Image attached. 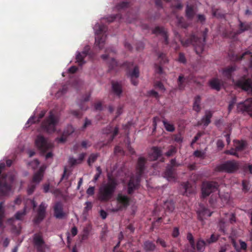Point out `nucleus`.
I'll use <instances>...</instances> for the list:
<instances>
[{
    "mask_svg": "<svg viewBox=\"0 0 252 252\" xmlns=\"http://www.w3.org/2000/svg\"><path fill=\"white\" fill-rule=\"evenodd\" d=\"M146 162L147 160L145 158L140 157L138 158L136 167V176L135 177L133 176L131 177L128 184V188L127 189H135L136 188H138L141 177L145 169Z\"/></svg>",
    "mask_w": 252,
    "mask_h": 252,
    "instance_id": "1",
    "label": "nucleus"
},
{
    "mask_svg": "<svg viewBox=\"0 0 252 252\" xmlns=\"http://www.w3.org/2000/svg\"><path fill=\"white\" fill-rule=\"evenodd\" d=\"M58 123V118L51 111L49 116L42 122L41 127L44 131L52 133L56 130V127Z\"/></svg>",
    "mask_w": 252,
    "mask_h": 252,
    "instance_id": "2",
    "label": "nucleus"
},
{
    "mask_svg": "<svg viewBox=\"0 0 252 252\" xmlns=\"http://www.w3.org/2000/svg\"><path fill=\"white\" fill-rule=\"evenodd\" d=\"M95 31V43L96 46L101 50L104 45L105 36H104L107 27L103 24H96L94 28Z\"/></svg>",
    "mask_w": 252,
    "mask_h": 252,
    "instance_id": "3",
    "label": "nucleus"
},
{
    "mask_svg": "<svg viewBox=\"0 0 252 252\" xmlns=\"http://www.w3.org/2000/svg\"><path fill=\"white\" fill-rule=\"evenodd\" d=\"M5 166L4 163H0V189H11V184L15 180V176L13 174H2Z\"/></svg>",
    "mask_w": 252,
    "mask_h": 252,
    "instance_id": "4",
    "label": "nucleus"
},
{
    "mask_svg": "<svg viewBox=\"0 0 252 252\" xmlns=\"http://www.w3.org/2000/svg\"><path fill=\"white\" fill-rule=\"evenodd\" d=\"M116 50L113 47L108 48L105 49V54L101 55V57L103 60H107L109 65V70H115L116 67L119 64L114 59Z\"/></svg>",
    "mask_w": 252,
    "mask_h": 252,
    "instance_id": "5",
    "label": "nucleus"
},
{
    "mask_svg": "<svg viewBox=\"0 0 252 252\" xmlns=\"http://www.w3.org/2000/svg\"><path fill=\"white\" fill-rule=\"evenodd\" d=\"M122 65L126 68V74L127 77L130 78L131 84L134 86H137L138 83L137 79L139 76V69L138 67L136 65L134 66L132 70H130V68L133 66V63L130 62H125Z\"/></svg>",
    "mask_w": 252,
    "mask_h": 252,
    "instance_id": "6",
    "label": "nucleus"
},
{
    "mask_svg": "<svg viewBox=\"0 0 252 252\" xmlns=\"http://www.w3.org/2000/svg\"><path fill=\"white\" fill-rule=\"evenodd\" d=\"M35 145L37 149L42 153H44L51 150L53 145L49 142L43 136L39 135L35 140Z\"/></svg>",
    "mask_w": 252,
    "mask_h": 252,
    "instance_id": "7",
    "label": "nucleus"
},
{
    "mask_svg": "<svg viewBox=\"0 0 252 252\" xmlns=\"http://www.w3.org/2000/svg\"><path fill=\"white\" fill-rule=\"evenodd\" d=\"M202 190V197L203 198H206L207 196L211 194L210 198L209 199V203L211 206L215 207L216 203L219 197L221 199L223 198L221 195H220L219 191L216 192V191H219L220 190Z\"/></svg>",
    "mask_w": 252,
    "mask_h": 252,
    "instance_id": "8",
    "label": "nucleus"
},
{
    "mask_svg": "<svg viewBox=\"0 0 252 252\" xmlns=\"http://www.w3.org/2000/svg\"><path fill=\"white\" fill-rule=\"evenodd\" d=\"M237 110L242 113H247L252 117V98H249L244 101L238 103L237 105Z\"/></svg>",
    "mask_w": 252,
    "mask_h": 252,
    "instance_id": "9",
    "label": "nucleus"
},
{
    "mask_svg": "<svg viewBox=\"0 0 252 252\" xmlns=\"http://www.w3.org/2000/svg\"><path fill=\"white\" fill-rule=\"evenodd\" d=\"M239 164L238 162L235 160H228L220 164L219 167V170L221 171H225L228 173H232L238 169Z\"/></svg>",
    "mask_w": 252,
    "mask_h": 252,
    "instance_id": "10",
    "label": "nucleus"
},
{
    "mask_svg": "<svg viewBox=\"0 0 252 252\" xmlns=\"http://www.w3.org/2000/svg\"><path fill=\"white\" fill-rule=\"evenodd\" d=\"M33 244L37 252H45V242L41 233H35L33 235Z\"/></svg>",
    "mask_w": 252,
    "mask_h": 252,
    "instance_id": "11",
    "label": "nucleus"
},
{
    "mask_svg": "<svg viewBox=\"0 0 252 252\" xmlns=\"http://www.w3.org/2000/svg\"><path fill=\"white\" fill-rule=\"evenodd\" d=\"M47 206L45 204L42 202L39 206L36 211V214L34 216L33 221L36 225L40 223L46 216V210Z\"/></svg>",
    "mask_w": 252,
    "mask_h": 252,
    "instance_id": "12",
    "label": "nucleus"
},
{
    "mask_svg": "<svg viewBox=\"0 0 252 252\" xmlns=\"http://www.w3.org/2000/svg\"><path fill=\"white\" fill-rule=\"evenodd\" d=\"M130 198L126 195L119 193L117 197V208L116 211L126 208L129 205Z\"/></svg>",
    "mask_w": 252,
    "mask_h": 252,
    "instance_id": "13",
    "label": "nucleus"
},
{
    "mask_svg": "<svg viewBox=\"0 0 252 252\" xmlns=\"http://www.w3.org/2000/svg\"><path fill=\"white\" fill-rule=\"evenodd\" d=\"M213 212H211L209 209L204 206L202 204H199V208L196 211L197 215V219L203 222L204 220L206 219L207 217H210L212 216Z\"/></svg>",
    "mask_w": 252,
    "mask_h": 252,
    "instance_id": "14",
    "label": "nucleus"
},
{
    "mask_svg": "<svg viewBox=\"0 0 252 252\" xmlns=\"http://www.w3.org/2000/svg\"><path fill=\"white\" fill-rule=\"evenodd\" d=\"M199 37L194 34H191L186 38L180 39V42L184 47H188L190 45L194 46V50L196 51V47L199 46Z\"/></svg>",
    "mask_w": 252,
    "mask_h": 252,
    "instance_id": "15",
    "label": "nucleus"
},
{
    "mask_svg": "<svg viewBox=\"0 0 252 252\" xmlns=\"http://www.w3.org/2000/svg\"><path fill=\"white\" fill-rule=\"evenodd\" d=\"M157 55L160 64L159 65L157 63L155 64V66L156 72L158 74H162L163 72V69L161 65L168 63V60L166 57V55L163 53L157 52Z\"/></svg>",
    "mask_w": 252,
    "mask_h": 252,
    "instance_id": "16",
    "label": "nucleus"
},
{
    "mask_svg": "<svg viewBox=\"0 0 252 252\" xmlns=\"http://www.w3.org/2000/svg\"><path fill=\"white\" fill-rule=\"evenodd\" d=\"M91 48L89 45L85 46L83 51L77 52L76 56V62L79 65H82L85 63L84 59L88 55L90 56Z\"/></svg>",
    "mask_w": 252,
    "mask_h": 252,
    "instance_id": "17",
    "label": "nucleus"
},
{
    "mask_svg": "<svg viewBox=\"0 0 252 252\" xmlns=\"http://www.w3.org/2000/svg\"><path fill=\"white\" fill-rule=\"evenodd\" d=\"M153 33L156 35H160L162 37V43L166 45L169 44L168 35L167 32L162 27L157 26L152 31Z\"/></svg>",
    "mask_w": 252,
    "mask_h": 252,
    "instance_id": "18",
    "label": "nucleus"
},
{
    "mask_svg": "<svg viewBox=\"0 0 252 252\" xmlns=\"http://www.w3.org/2000/svg\"><path fill=\"white\" fill-rule=\"evenodd\" d=\"M53 209L54 215L57 219H62L64 217L65 214L63 211V205L61 202H56Z\"/></svg>",
    "mask_w": 252,
    "mask_h": 252,
    "instance_id": "19",
    "label": "nucleus"
},
{
    "mask_svg": "<svg viewBox=\"0 0 252 252\" xmlns=\"http://www.w3.org/2000/svg\"><path fill=\"white\" fill-rule=\"evenodd\" d=\"M208 30L205 29L202 32V38H199V46L196 47V53L197 55H200L204 51V46L206 42V38L207 35Z\"/></svg>",
    "mask_w": 252,
    "mask_h": 252,
    "instance_id": "20",
    "label": "nucleus"
},
{
    "mask_svg": "<svg viewBox=\"0 0 252 252\" xmlns=\"http://www.w3.org/2000/svg\"><path fill=\"white\" fill-rule=\"evenodd\" d=\"M213 116V113L209 110L205 111V115L202 118L201 120L198 122V125H203L204 126H207L211 123V119Z\"/></svg>",
    "mask_w": 252,
    "mask_h": 252,
    "instance_id": "21",
    "label": "nucleus"
},
{
    "mask_svg": "<svg viewBox=\"0 0 252 252\" xmlns=\"http://www.w3.org/2000/svg\"><path fill=\"white\" fill-rule=\"evenodd\" d=\"M247 59L249 61V67L252 68V53L250 51H246L243 53L241 56L236 55L233 60L236 61Z\"/></svg>",
    "mask_w": 252,
    "mask_h": 252,
    "instance_id": "22",
    "label": "nucleus"
},
{
    "mask_svg": "<svg viewBox=\"0 0 252 252\" xmlns=\"http://www.w3.org/2000/svg\"><path fill=\"white\" fill-rule=\"evenodd\" d=\"M108 182L106 186L103 189H115L118 184V181L117 179L114 177L112 175L108 174L107 175ZM100 189H101V188Z\"/></svg>",
    "mask_w": 252,
    "mask_h": 252,
    "instance_id": "23",
    "label": "nucleus"
},
{
    "mask_svg": "<svg viewBox=\"0 0 252 252\" xmlns=\"http://www.w3.org/2000/svg\"><path fill=\"white\" fill-rule=\"evenodd\" d=\"M114 191V190H99L98 198L101 201H107L112 197Z\"/></svg>",
    "mask_w": 252,
    "mask_h": 252,
    "instance_id": "24",
    "label": "nucleus"
},
{
    "mask_svg": "<svg viewBox=\"0 0 252 252\" xmlns=\"http://www.w3.org/2000/svg\"><path fill=\"white\" fill-rule=\"evenodd\" d=\"M161 156V151L159 148L153 147L152 151L149 153V158L151 160H156Z\"/></svg>",
    "mask_w": 252,
    "mask_h": 252,
    "instance_id": "25",
    "label": "nucleus"
},
{
    "mask_svg": "<svg viewBox=\"0 0 252 252\" xmlns=\"http://www.w3.org/2000/svg\"><path fill=\"white\" fill-rule=\"evenodd\" d=\"M239 25L238 29L236 32V34H240L245 31L249 30L251 28V25L250 23L247 22H242L239 20Z\"/></svg>",
    "mask_w": 252,
    "mask_h": 252,
    "instance_id": "26",
    "label": "nucleus"
},
{
    "mask_svg": "<svg viewBox=\"0 0 252 252\" xmlns=\"http://www.w3.org/2000/svg\"><path fill=\"white\" fill-rule=\"evenodd\" d=\"M220 187L219 183L216 181H204L202 183L201 189H218Z\"/></svg>",
    "mask_w": 252,
    "mask_h": 252,
    "instance_id": "27",
    "label": "nucleus"
},
{
    "mask_svg": "<svg viewBox=\"0 0 252 252\" xmlns=\"http://www.w3.org/2000/svg\"><path fill=\"white\" fill-rule=\"evenodd\" d=\"M209 85L212 89L219 91L221 89L222 83L220 80L215 78L209 81Z\"/></svg>",
    "mask_w": 252,
    "mask_h": 252,
    "instance_id": "28",
    "label": "nucleus"
},
{
    "mask_svg": "<svg viewBox=\"0 0 252 252\" xmlns=\"http://www.w3.org/2000/svg\"><path fill=\"white\" fill-rule=\"evenodd\" d=\"M236 70V66H230L223 69L222 75L228 79H231L233 72Z\"/></svg>",
    "mask_w": 252,
    "mask_h": 252,
    "instance_id": "29",
    "label": "nucleus"
},
{
    "mask_svg": "<svg viewBox=\"0 0 252 252\" xmlns=\"http://www.w3.org/2000/svg\"><path fill=\"white\" fill-rule=\"evenodd\" d=\"M112 88L113 93L120 97L122 93V85L118 82H113L112 83Z\"/></svg>",
    "mask_w": 252,
    "mask_h": 252,
    "instance_id": "30",
    "label": "nucleus"
},
{
    "mask_svg": "<svg viewBox=\"0 0 252 252\" xmlns=\"http://www.w3.org/2000/svg\"><path fill=\"white\" fill-rule=\"evenodd\" d=\"M201 98L200 95H197L194 98L192 109L197 113H199L201 110Z\"/></svg>",
    "mask_w": 252,
    "mask_h": 252,
    "instance_id": "31",
    "label": "nucleus"
},
{
    "mask_svg": "<svg viewBox=\"0 0 252 252\" xmlns=\"http://www.w3.org/2000/svg\"><path fill=\"white\" fill-rule=\"evenodd\" d=\"M207 244L206 241H205L202 239H198L196 242L195 250H196L198 252H203L205 250Z\"/></svg>",
    "mask_w": 252,
    "mask_h": 252,
    "instance_id": "32",
    "label": "nucleus"
},
{
    "mask_svg": "<svg viewBox=\"0 0 252 252\" xmlns=\"http://www.w3.org/2000/svg\"><path fill=\"white\" fill-rule=\"evenodd\" d=\"M143 248L147 252H154L156 248V246L153 242L147 240L144 243Z\"/></svg>",
    "mask_w": 252,
    "mask_h": 252,
    "instance_id": "33",
    "label": "nucleus"
},
{
    "mask_svg": "<svg viewBox=\"0 0 252 252\" xmlns=\"http://www.w3.org/2000/svg\"><path fill=\"white\" fill-rule=\"evenodd\" d=\"M195 15L194 6L188 4L186 9V16L189 19H192Z\"/></svg>",
    "mask_w": 252,
    "mask_h": 252,
    "instance_id": "34",
    "label": "nucleus"
},
{
    "mask_svg": "<svg viewBox=\"0 0 252 252\" xmlns=\"http://www.w3.org/2000/svg\"><path fill=\"white\" fill-rule=\"evenodd\" d=\"M74 131V128L71 126H69L67 127V129L64 131L63 134L58 139L59 142L63 143L66 140V138L64 136L65 135H70Z\"/></svg>",
    "mask_w": 252,
    "mask_h": 252,
    "instance_id": "35",
    "label": "nucleus"
},
{
    "mask_svg": "<svg viewBox=\"0 0 252 252\" xmlns=\"http://www.w3.org/2000/svg\"><path fill=\"white\" fill-rule=\"evenodd\" d=\"M163 208L166 211L172 212L175 209V205L174 202L171 200H167L164 201Z\"/></svg>",
    "mask_w": 252,
    "mask_h": 252,
    "instance_id": "36",
    "label": "nucleus"
},
{
    "mask_svg": "<svg viewBox=\"0 0 252 252\" xmlns=\"http://www.w3.org/2000/svg\"><path fill=\"white\" fill-rule=\"evenodd\" d=\"M234 143L235 148L238 152L243 151L246 146L245 142L243 141L236 140H234Z\"/></svg>",
    "mask_w": 252,
    "mask_h": 252,
    "instance_id": "37",
    "label": "nucleus"
},
{
    "mask_svg": "<svg viewBox=\"0 0 252 252\" xmlns=\"http://www.w3.org/2000/svg\"><path fill=\"white\" fill-rule=\"evenodd\" d=\"M90 97V94H86L83 99L81 100L79 103V107L81 110H86L87 109L88 107L85 105V103L89 101Z\"/></svg>",
    "mask_w": 252,
    "mask_h": 252,
    "instance_id": "38",
    "label": "nucleus"
},
{
    "mask_svg": "<svg viewBox=\"0 0 252 252\" xmlns=\"http://www.w3.org/2000/svg\"><path fill=\"white\" fill-rule=\"evenodd\" d=\"M182 0H172V7L177 10H181L183 7V5L182 4Z\"/></svg>",
    "mask_w": 252,
    "mask_h": 252,
    "instance_id": "39",
    "label": "nucleus"
},
{
    "mask_svg": "<svg viewBox=\"0 0 252 252\" xmlns=\"http://www.w3.org/2000/svg\"><path fill=\"white\" fill-rule=\"evenodd\" d=\"M186 78L184 77L183 75H180L179 76L178 79V87L180 90H183L185 88V83Z\"/></svg>",
    "mask_w": 252,
    "mask_h": 252,
    "instance_id": "40",
    "label": "nucleus"
},
{
    "mask_svg": "<svg viewBox=\"0 0 252 252\" xmlns=\"http://www.w3.org/2000/svg\"><path fill=\"white\" fill-rule=\"evenodd\" d=\"M99 157V154H92L90 155L87 162L90 166H91L92 164L94 163Z\"/></svg>",
    "mask_w": 252,
    "mask_h": 252,
    "instance_id": "41",
    "label": "nucleus"
},
{
    "mask_svg": "<svg viewBox=\"0 0 252 252\" xmlns=\"http://www.w3.org/2000/svg\"><path fill=\"white\" fill-rule=\"evenodd\" d=\"M165 176L168 179H173L174 178V170L172 167L167 168L165 171Z\"/></svg>",
    "mask_w": 252,
    "mask_h": 252,
    "instance_id": "42",
    "label": "nucleus"
},
{
    "mask_svg": "<svg viewBox=\"0 0 252 252\" xmlns=\"http://www.w3.org/2000/svg\"><path fill=\"white\" fill-rule=\"evenodd\" d=\"M187 239L189 242V243L190 245L191 248L193 250H195V242L194 240V238L190 233H188L187 234Z\"/></svg>",
    "mask_w": 252,
    "mask_h": 252,
    "instance_id": "43",
    "label": "nucleus"
},
{
    "mask_svg": "<svg viewBox=\"0 0 252 252\" xmlns=\"http://www.w3.org/2000/svg\"><path fill=\"white\" fill-rule=\"evenodd\" d=\"M177 20V24L178 27H181L182 28H186V23L185 22V20L182 17H176Z\"/></svg>",
    "mask_w": 252,
    "mask_h": 252,
    "instance_id": "44",
    "label": "nucleus"
},
{
    "mask_svg": "<svg viewBox=\"0 0 252 252\" xmlns=\"http://www.w3.org/2000/svg\"><path fill=\"white\" fill-rule=\"evenodd\" d=\"M129 6V3L126 1H123L118 3L116 5V8L118 10L125 9Z\"/></svg>",
    "mask_w": 252,
    "mask_h": 252,
    "instance_id": "45",
    "label": "nucleus"
},
{
    "mask_svg": "<svg viewBox=\"0 0 252 252\" xmlns=\"http://www.w3.org/2000/svg\"><path fill=\"white\" fill-rule=\"evenodd\" d=\"M26 207H24L23 211H18L15 215V218L17 220H22L23 217L26 214Z\"/></svg>",
    "mask_w": 252,
    "mask_h": 252,
    "instance_id": "46",
    "label": "nucleus"
},
{
    "mask_svg": "<svg viewBox=\"0 0 252 252\" xmlns=\"http://www.w3.org/2000/svg\"><path fill=\"white\" fill-rule=\"evenodd\" d=\"M163 123L165 128L167 131L169 132H173L175 130V127L173 125L168 123L165 120L163 121Z\"/></svg>",
    "mask_w": 252,
    "mask_h": 252,
    "instance_id": "47",
    "label": "nucleus"
},
{
    "mask_svg": "<svg viewBox=\"0 0 252 252\" xmlns=\"http://www.w3.org/2000/svg\"><path fill=\"white\" fill-rule=\"evenodd\" d=\"M111 134L110 135V138L108 139V143H111L115 138V137L119 133V127L118 126L115 127L114 130L112 132H111Z\"/></svg>",
    "mask_w": 252,
    "mask_h": 252,
    "instance_id": "48",
    "label": "nucleus"
},
{
    "mask_svg": "<svg viewBox=\"0 0 252 252\" xmlns=\"http://www.w3.org/2000/svg\"><path fill=\"white\" fill-rule=\"evenodd\" d=\"M237 101V98L236 96H233L231 98V100L229 102V105L228 106V111L229 114L232 110L233 109L235 104H236Z\"/></svg>",
    "mask_w": 252,
    "mask_h": 252,
    "instance_id": "49",
    "label": "nucleus"
},
{
    "mask_svg": "<svg viewBox=\"0 0 252 252\" xmlns=\"http://www.w3.org/2000/svg\"><path fill=\"white\" fill-rule=\"evenodd\" d=\"M90 228L88 226H86L83 228V233L81 235L82 240H86L88 238V236L90 233Z\"/></svg>",
    "mask_w": 252,
    "mask_h": 252,
    "instance_id": "50",
    "label": "nucleus"
},
{
    "mask_svg": "<svg viewBox=\"0 0 252 252\" xmlns=\"http://www.w3.org/2000/svg\"><path fill=\"white\" fill-rule=\"evenodd\" d=\"M4 217V210L3 209V202H0V226L2 224V220Z\"/></svg>",
    "mask_w": 252,
    "mask_h": 252,
    "instance_id": "51",
    "label": "nucleus"
},
{
    "mask_svg": "<svg viewBox=\"0 0 252 252\" xmlns=\"http://www.w3.org/2000/svg\"><path fill=\"white\" fill-rule=\"evenodd\" d=\"M96 169L97 172L94 175V177L92 180V181L94 183H95L97 181L102 173L101 169L100 166L97 167Z\"/></svg>",
    "mask_w": 252,
    "mask_h": 252,
    "instance_id": "52",
    "label": "nucleus"
},
{
    "mask_svg": "<svg viewBox=\"0 0 252 252\" xmlns=\"http://www.w3.org/2000/svg\"><path fill=\"white\" fill-rule=\"evenodd\" d=\"M219 237L217 235L213 234L211 235L210 238L206 240V242L208 244H210L215 243L218 241Z\"/></svg>",
    "mask_w": 252,
    "mask_h": 252,
    "instance_id": "53",
    "label": "nucleus"
},
{
    "mask_svg": "<svg viewBox=\"0 0 252 252\" xmlns=\"http://www.w3.org/2000/svg\"><path fill=\"white\" fill-rule=\"evenodd\" d=\"M237 151L236 150L235 148H231L230 150H226L225 152H224V153L226 155H232V156H234L237 158H239V155L237 153Z\"/></svg>",
    "mask_w": 252,
    "mask_h": 252,
    "instance_id": "54",
    "label": "nucleus"
},
{
    "mask_svg": "<svg viewBox=\"0 0 252 252\" xmlns=\"http://www.w3.org/2000/svg\"><path fill=\"white\" fill-rule=\"evenodd\" d=\"M42 175L41 172L35 173L33 177V181L35 183H39L42 179Z\"/></svg>",
    "mask_w": 252,
    "mask_h": 252,
    "instance_id": "55",
    "label": "nucleus"
},
{
    "mask_svg": "<svg viewBox=\"0 0 252 252\" xmlns=\"http://www.w3.org/2000/svg\"><path fill=\"white\" fill-rule=\"evenodd\" d=\"M177 152L176 148L175 147L171 146L168 151L165 153V155L168 157H171L175 154Z\"/></svg>",
    "mask_w": 252,
    "mask_h": 252,
    "instance_id": "56",
    "label": "nucleus"
},
{
    "mask_svg": "<svg viewBox=\"0 0 252 252\" xmlns=\"http://www.w3.org/2000/svg\"><path fill=\"white\" fill-rule=\"evenodd\" d=\"M117 18H119L121 19L122 18L121 17V15H120V14H117V15H112V16H111L107 17L106 18V21L108 22L111 23V22H113Z\"/></svg>",
    "mask_w": 252,
    "mask_h": 252,
    "instance_id": "57",
    "label": "nucleus"
},
{
    "mask_svg": "<svg viewBox=\"0 0 252 252\" xmlns=\"http://www.w3.org/2000/svg\"><path fill=\"white\" fill-rule=\"evenodd\" d=\"M178 61L183 63H186L187 60L184 53L180 52L179 54Z\"/></svg>",
    "mask_w": 252,
    "mask_h": 252,
    "instance_id": "58",
    "label": "nucleus"
},
{
    "mask_svg": "<svg viewBox=\"0 0 252 252\" xmlns=\"http://www.w3.org/2000/svg\"><path fill=\"white\" fill-rule=\"evenodd\" d=\"M92 125V122L90 120L86 118L85 120V123L81 127L82 130H84L87 127L90 126Z\"/></svg>",
    "mask_w": 252,
    "mask_h": 252,
    "instance_id": "59",
    "label": "nucleus"
},
{
    "mask_svg": "<svg viewBox=\"0 0 252 252\" xmlns=\"http://www.w3.org/2000/svg\"><path fill=\"white\" fill-rule=\"evenodd\" d=\"M86 206L84 208V211L85 212H88L91 210L92 208L93 205L91 202L87 201L85 203Z\"/></svg>",
    "mask_w": 252,
    "mask_h": 252,
    "instance_id": "60",
    "label": "nucleus"
},
{
    "mask_svg": "<svg viewBox=\"0 0 252 252\" xmlns=\"http://www.w3.org/2000/svg\"><path fill=\"white\" fill-rule=\"evenodd\" d=\"M156 243L160 245L163 248H166L167 244L166 242L162 239L158 237L156 240Z\"/></svg>",
    "mask_w": 252,
    "mask_h": 252,
    "instance_id": "61",
    "label": "nucleus"
},
{
    "mask_svg": "<svg viewBox=\"0 0 252 252\" xmlns=\"http://www.w3.org/2000/svg\"><path fill=\"white\" fill-rule=\"evenodd\" d=\"M69 163L71 166H73L76 164H80V162L77 159H75L74 158H70L69 159Z\"/></svg>",
    "mask_w": 252,
    "mask_h": 252,
    "instance_id": "62",
    "label": "nucleus"
},
{
    "mask_svg": "<svg viewBox=\"0 0 252 252\" xmlns=\"http://www.w3.org/2000/svg\"><path fill=\"white\" fill-rule=\"evenodd\" d=\"M94 108L95 110L101 111L103 109L102 105L101 102L98 101L94 103Z\"/></svg>",
    "mask_w": 252,
    "mask_h": 252,
    "instance_id": "63",
    "label": "nucleus"
},
{
    "mask_svg": "<svg viewBox=\"0 0 252 252\" xmlns=\"http://www.w3.org/2000/svg\"><path fill=\"white\" fill-rule=\"evenodd\" d=\"M148 94L149 96H153L156 98H158L159 97L158 93L154 90H151L149 91L148 92Z\"/></svg>",
    "mask_w": 252,
    "mask_h": 252,
    "instance_id": "64",
    "label": "nucleus"
}]
</instances>
